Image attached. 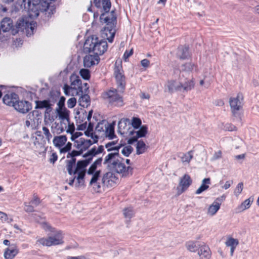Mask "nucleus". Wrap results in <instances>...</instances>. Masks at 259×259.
Instances as JSON below:
<instances>
[{
    "mask_svg": "<svg viewBox=\"0 0 259 259\" xmlns=\"http://www.w3.org/2000/svg\"><path fill=\"white\" fill-rule=\"evenodd\" d=\"M115 144V142H111L106 144L107 151L111 152L105 156L103 163L109 169L114 170L122 177H128L132 175L133 168L129 165L126 166L122 161L119 154L121 145L114 146Z\"/></svg>",
    "mask_w": 259,
    "mask_h": 259,
    "instance_id": "obj_1",
    "label": "nucleus"
},
{
    "mask_svg": "<svg viewBox=\"0 0 259 259\" xmlns=\"http://www.w3.org/2000/svg\"><path fill=\"white\" fill-rule=\"evenodd\" d=\"M102 161V158L97 159L87 171L88 175L92 176L89 184L93 187L94 190L97 192H101L102 188H109L113 186L118 181V179L115 175L109 171L105 173L103 176L102 185L98 182L100 176L101 170H97V166L101 165Z\"/></svg>",
    "mask_w": 259,
    "mask_h": 259,
    "instance_id": "obj_2",
    "label": "nucleus"
},
{
    "mask_svg": "<svg viewBox=\"0 0 259 259\" xmlns=\"http://www.w3.org/2000/svg\"><path fill=\"white\" fill-rule=\"evenodd\" d=\"M103 13L100 16V19L102 22L106 23V26L102 30V35L104 38H106L110 42H112L115 34V24L116 23V17L113 11L106 17Z\"/></svg>",
    "mask_w": 259,
    "mask_h": 259,
    "instance_id": "obj_3",
    "label": "nucleus"
},
{
    "mask_svg": "<svg viewBox=\"0 0 259 259\" xmlns=\"http://www.w3.org/2000/svg\"><path fill=\"white\" fill-rule=\"evenodd\" d=\"M107 43L106 41L99 40L96 36L89 37L84 44V49L89 52H93L98 56L101 55L107 50Z\"/></svg>",
    "mask_w": 259,
    "mask_h": 259,
    "instance_id": "obj_4",
    "label": "nucleus"
},
{
    "mask_svg": "<svg viewBox=\"0 0 259 259\" xmlns=\"http://www.w3.org/2000/svg\"><path fill=\"white\" fill-rule=\"evenodd\" d=\"M52 233L53 234L47 238H41L38 239L37 242L43 246L48 247L63 244L64 242L63 232L61 230H55Z\"/></svg>",
    "mask_w": 259,
    "mask_h": 259,
    "instance_id": "obj_5",
    "label": "nucleus"
},
{
    "mask_svg": "<svg viewBox=\"0 0 259 259\" xmlns=\"http://www.w3.org/2000/svg\"><path fill=\"white\" fill-rule=\"evenodd\" d=\"M70 85L65 84L63 89L66 95L77 96L80 93L82 94L81 80L76 75L72 74L70 77Z\"/></svg>",
    "mask_w": 259,
    "mask_h": 259,
    "instance_id": "obj_6",
    "label": "nucleus"
},
{
    "mask_svg": "<svg viewBox=\"0 0 259 259\" xmlns=\"http://www.w3.org/2000/svg\"><path fill=\"white\" fill-rule=\"evenodd\" d=\"M85 158V160H80L77 162L76 167L73 172V175H77V186H82L84 184V178L86 173L85 167L91 162V158Z\"/></svg>",
    "mask_w": 259,
    "mask_h": 259,
    "instance_id": "obj_7",
    "label": "nucleus"
},
{
    "mask_svg": "<svg viewBox=\"0 0 259 259\" xmlns=\"http://www.w3.org/2000/svg\"><path fill=\"white\" fill-rule=\"evenodd\" d=\"M172 76L176 79L180 80L181 92H187L194 89L195 82L193 77L186 76V75H181L180 76L173 74Z\"/></svg>",
    "mask_w": 259,
    "mask_h": 259,
    "instance_id": "obj_8",
    "label": "nucleus"
},
{
    "mask_svg": "<svg viewBox=\"0 0 259 259\" xmlns=\"http://www.w3.org/2000/svg\"><path fill=\"white\" fill-rule=\"evenodd\" d=\"M197 66L191 62H187L181 66V70L175 69L173 74L180 76L181 75H186V76L192 77L191 74L194 71H197Z\"/></svg>",
    "mask_w": 259,
    "mask_h": 259,
    "instance_id": "obj_9",
    "label": "nucleus"
},
{
    "mask_svg": "<svg viewBox=\"0 0 259 259\" xmlns=\"http://www.w3.org/2000/svg\"><path fill=\"white\" fill-rule=\"evenodd\" d=\"M243 96L238 93L236 97H231L229 99V104L231 111L234 116L238 115V112L242 107Z\"/></svg>",
    "mask_w": 259,
    "mask_h": 259,
    "instance_id": "obj_10",
    "label": "nucleus"
},
{
    "mask_svg": "<svg viewBox=\"0 0 259 259\" xmlns=\"http://www.w3.org/2000/svg\"><path fill=\"white\" fill-rule=\"evenodd\" d=\"M104 98L108 101L117 106L123 105V100L122 97L117 93L116 89L110 90L104 94Z\"/></svg>",
    "mask_w": 259,
    "mask_h": 259,
    "instance_id": "obj_11",
    "label": "nucleus"
},
{
    "mask_svg": "<svg viewBox=\"0 0 259 259\" xmlns=\"http://www.w3.org/2000/svg\"><path fill=\"white\" fill-rule=\"evenodd\" d=\"M114 75L116 80L118 91L123 92L125 88V76L123 74V71L121 65L119 64L117 65L116 63L115 64Z\"/></svg>",
    "mask_w": 259,
    "mask_h": 259,
    "instance_id": "obj_12",
    "label": "nucleus"
},
{
    "mask_svg": "<svg viewBox=\"0 0 259 259\" xmlns=\"http://www.w3.org/2000/svg\"><path fill=\"white\" fill-rule=\"evenodd\" d=\"M91 137L92 138V140L85 139L82 138L76 140L75 141V146L81 152L85 150L91 145L98 141V137L96 135H94L93 133L91 134Z\"/></svg>",
    "mask_w": 259,
    "mask_h": 259,
    "instance_id": "obj_13",
    "label": "nucleus"
},
{
    "mask_svg": "<svg viewBox=\"0 0 259 259\" xmlns=\"http://www.w3.org/2000/svg\"><path fill=\"white\" fill-rule=\"evenodd\" d=\"M192 180L188 174H185L180 179L179 185L177 188V195H180L186 191L192 184Z\"/></svg>",
    "mask_w": 259,
    "mask_h": 259,
    "instance_id": "obj_14",
    "label": "nucleus"
},
{
    "mask_svg": "<svg viewBox=\"0 0 259 259\" xmlns=\"http://www.w3.org/2000/svg\"><path fill=\"white\" fill-rule=\"evenodd\" d=\"M139 130L136 132H130V134L133 135V137L128 140V143L132 144L137 140L139 138L144 137L148 132L147 125H142L139 128Z\"/></svg>",
    "mask_w": 259,
    "mask_h": 259,
    "instance_id": "obj_15",
    "label": "nucleus"
},
{
    "mask_svg": "<svg viewBox=\"0 0 259 259\" xmlns=\"http://www.w3.org/2000/svg\"><path fill=\"white\" fill-rule=\"evenodd\" d=\"M14 108L18 112L21 113H26L31 109V104L26 101H21L18 99Z\"/></svg>",
    "mask_w": 259,
    "mask_h": 259,
    "instance_id": "obj_16",
    "label": "nucleus"
},
{
    "mask_svg": "<svg viewBox=\"0 0 259 259\" xmlns=\"http://www.w3.org/2000/svg\"><path fill=\"white\" fill-rule=\"evenodd\" d=\"M174 79L167 81L165 85V91H167L170 93L175 92H181V83L180 80L176 79L173 77Z\"/></svg>",
    "mask_w": 259,
    "mask_h": 259,
    "instance_id": "obj_17",
    "label": "nucleus"
},
{
    "mask_svg": "<svg viewBox=\"0 0 259 259\" xmlns=\"http://www.w3.org/2000/svg\"><path fill=\"white\" fill-rule=\"evenodd\" d=\"M19 98V96L16 93H9L4 96L3 101L5 105L14 107Z\"/></svg>",
    "mask_w": 259,
    "mask_h": 259,
    "instance_id": "obj_18",
    "label": "nucleus"
},
{
    "mask_svg": "<svg viewBox=\"0 0 259 259\" xmlns=\"http://www.w3.org/2000/svg\"><path fill=\"white\" fill-rule=\"evenodd\" d=\"M19 253V249L15 244H13L9 247L7 248L4 253L5 259H13Z\"/></svg>",
    "mask_w": 259,
    "mask_h": 259,
    "instance_id": "obj_19",
    "label": "nucleus"
},
{
    "mask_svg": "<svg viewBox=\"0 0 259 259\" xmlns=\"http://www.w3.org/2000/svg\"><path fill=\"white\" fill-rule=\"evenodd\" d=\"M57 112L60 122L64 124V126H67V124L70 121L69 111L64 108L57 109Z\"/></svg>",
    "mask_w": 259,
    "mask_h": 259,
    "instance_id": "obj_20",
    "label": "nucleus"
},
{
    "mask_svg": "<svg viewBox=\"0 0 259 259\" xmlns=\"http://www.w3.org/2000/svg\"><path fill=\"white\" fill-rule=\"evenodd\" d=\"M99 57L96 55H86L83 59V65L85 67H91V66L98 64Z\"/></svg>",
    "mask_w": 259,
    "mask_h": 259,
    "instance_id": "obj_21",
    "label": "nucleus"
},
{
    "mask_svg": "<svg viewBox=\"0 0 259 259\" xmlns=\"http://www.w3.org/2000/svg\"><path fill=\"white\" fill-rule=\"evenodd\" d=\"M95 6L105 13L109 11L111 8L110 0H94Z\"/></svg>",
    "mask_w": 259,
    "mask_h": 259,
    "instance_id": "obj_22",
    "label": "nucleus"
},
{
    "mask_svg": "<svg viewBox=\"0 0 259 259\" xmlns=\"http://www.w3.org/2000/svg\"><path fill=\"white\" fill-rule=\"evenodd\" d=\"M35 109H46L45 113H48L50 112L52 109V104L51 103L50 100H38L35 101Z\"/></svg>",
    "mask_w": 259,
    "mask_h": 259,
    "instance_id": "obj_23",
    "label": "nucleus"
},
{
    "mask_svg": "<svg viewBox=\"0 0 259 259\" xmlns=\"http://www.w3.org/2000/svg\"><path fill=\"white\" fill-rule=\"evenodd\" d=\"M198 254L201 259H210L211 254L209 247L202 242L198 251Z\"/></svg>",
    "mask_w": 259,
    "mask_h": 259,
    "instance_id": "obj_24",
    "label": "nucleus"
},
{
    "mask_svg": "<svg viewBox=\"0 0 259 259\" xmlns=\"http://www.w3.org/2000/svg\"><path fill=\"white\" fill-rule=\"evenodd\" d=\"M202 242L198 241L190 240L186 243V247L188 250L191 252L198 251Z\"/></svg>",
    "mask_w": 259,
    "mask_h": 259,
    "instance_id": "obj_25",
    "label": "nucleus"
},
{
    "mask_svg": "<svg viewBox=\"0 0 259 259\" xmlns=\"http://www.w3.org/2000/svg\"><path fill=\"white\" fill-rule=\"evenodd\" d=\"M211 184V180L209 178H204L202 180L201 185L196 190L195 194L199 195L201 194L202 192L206 191L209 188V186Z\"/></svg>",
    "mask_w": 259,
    "mask_h": 259,
    "instance_id": "obj_26",
    "label": "nucleus"
},
{
    "mask_svg": "<svg viewBox=\"0 0 259 259\" xmlns=\"http://www.w3.org/2000/svg\"><path fill=\"white\" fill-rule=\"evenodd\" d=\"M67 140V137L65 135L55 136L53 140V143L56 147L60 149L66 143Z\"/></svg>",
    "mask_w": 259,
    "mask_h": 259,
    "instance_id": "obj_27",
    "label": "nucleus"
},
{
    "mask_svg": "<svg viewBox=\"0 0 259 259\" xmlns=\"http://www.w3.org/2000/svg\"><path fill=\"white\" fill-rule=\"evenodd\" d=\"M51 2L47 3L46 7H45V4L39 7V12H45L46 15L48 17L51 16L55 12V8L54 6L51 5Z\"/></svg>",
    "mask_w": 259,
    "mask_h": 259,
    "instance_id": "obj_28",
    "label": "nucleus"
},
{
    "mask_svg": "<svg viewBox=\"0 0 259 259\" xmlns=\"http://www.w3.org/2000/svg\"><path fill=\"white\" fill-rule=\"evenodd\" d=\"M115 124V121H113L112 123L110 124L108 123V126H107V128H106L105 132L102 136H105V137H108L109 139H113L115 137L114 134Z\"/></svg>",
    "mask_w": 259,
    "mask_h": 259,
    "instance_id": "obj_29",
    "label": "nucleus"
},
{
    "mask_svg": "<svg viewBox=\"0 0 259 259\" xmlns=\"http://www.w3.org/2000/svg\"><path fill=\"white\" fill-rule=\"evenodd\" d=\"M13 27L12 20L9 18H5L1 22V29L4 32L9 31Z\"/></svg>",
    "mask_w": 259,
    "mask_h": 259,
    "instance_id": "obj_30",
    "label": "nucleus"
},
{
    "mask_svg": "<svg viewBox=\"0 0 259 259\" xmlns=\"http://www.w3.org/2000/svg\"><path fill=\"white\" fill-rule=\"evenodd\" d=\"M66 128L67 126H64V124L55 122L51 126V131L53 134L59 135L62 133Z\"/></svg>",
    "mask_w": 259,
    "mask_h": 259,
    "instance_id": "obj_31",
    "label": "nucleus"
},
{
    "mask_svg": "<svg viewBox=\"0 0 259 259\" xmlns=\"http://www.w3.org/2000/svg\"><path fill=\"white\" fill-rule=\"evenodd\" d=\"M221 203L218 201H214L207 209V214L210 216L214 215L219 210Z\"/></svg>",
    "mask_w": 259,
    "mask_h": 259,
    "instance_id": "obj_32",
    "label": "nucleus"
},
{
    "mask_svg": "<svg viewBox=\"0 0 259 259\" xmlns=\"http://www.w3.org/2000/svg\"><path fill=\"white\" fill-rule=\"evenodd\" d=\"M108 122L106 120H102L98 123L97 125L96 126V132L99 134H101V136H102L106 128H107V126H108Z\"/></svg>",
    "mask_w": 259,
    "mask_h": 259,
    "instance_id": "obj_33",
    "label": "nucleus"
},
{
    "mask_svg": "<svg viewBox=\"0 0 259 259\" xmlns=\"http://www.w3.org/2000/svg\"><path fill=\"white\" fill-rule=\"evenodd\" d=\"M177 56L181 59H185L188 58L190 56L188 48L186 47L179 48Z\"/></svg>",
    "mask_w": 259,
    "mask_h": 259,
    "instance_id": "obj_34",
    "label": "nucleus"
},
{
    "mask_svg": "<svg viewBox=\"0 0 259 259\" xmlns=\"http://www.w3.org/2000/svg\"><path fill=\"white\" fill-rule=\"evenodd\" d=\"M129 119L127 118H123L121 119L118 122V132L120 133L121 135H124L126 134L125 132V130L126 127V122L129 121Z\"/></svg>",
    "mask_w": 259,
    "mask_h": 259,
    "instance_id": "obj_35",
    "label": "nucleus"
},
{
    "mask_svg": "<svg viewBox=\"0 0 259 259\" xmlns=\"http://www.w3.org/2000/svg\"><path fill=\"white\" fill-rule=\"evenodd\" d=\"M79 105L83 107H88L90 105V96L87 94L82 95L78 100Z\"/></svg>",
    "mask_w": 259,
    "mask_h": 259,
    "instance_id": "obj_36",
    "label": "nucleus"
},
{
    "mask_svg": "<svg viewBox=\"0 0 259 259\" xmlns=\"http://www.w3.org/2000/svg\"><path fill=\"white\" fill-rule=\"evenodd\" d=\"M193 157V152L192 151H190L187 153L183 154L182 156L181 157V160L184 164H188Z\"/></svg>",
    "mask_w": 259,
    "mask_h": 259,
    "instance_id": "obj_37",
    "label": "nucleus"
},
{
    "mask_svg": "<svg viewBox=\"0 0 259 259\" xmlns=\"http://www.w3.org/2000/svg\"><path fill=\"white\" fill-rule=\"evenodd\" d=\"M253 202V199L251 200V198H249L248 199H246L244 200L242 203L238 206L237 209H238L239 211H243L248 208H249L250 207V205Z\"/></svg>",
    "mask_w": 259,
    "mask_h": 259,
    "instance_id": "obj_38",
    "label": "nucleus"
},
{
    "mask_svg": "<svg viewBox=\"0 0 259 259\" xmlns=\"http://www.w3.org/2000/svg\"><path fill=\"white\" fill-rule=\"evenodd\" d=\"M147 148V147L143 141H139L137 144L136 153L138 155L143 154L146 151Z\"/></svg>",
    "mask_w": 259,
    "mask_h": 259,
    "instance_id": "obj_39",
    "label": "nucleus"
},
{
    "mask_svg": "<svg viewBox=\"0 0 259 259\" xmlns=\"http://www.w3.org/2000/svg\"><path fill=\"white\" fill-rule=\"evenodd\" d=\"M36 26V23L33 21L30 22L27 21V25L25 27V30L27 32V35H31L33 33V30Z\"/></svg>",
    "mask_w": 259,
    "mask_h": 259,
    "instance_id": "obj_40",
    "label": "nucleus"
},
{
    "mask_svg": "<svg viewBox=\"0 0 259 259\" xmlns=\"http://www.w3.org/2000/svg\"><path fill=\"white\" fill-rule=\"evenodd\" d=\"M239 244L238 239H234L233 238H229L225 242V244L227 246L232 247H237Z\"/></svg>",
    "mask_w": 259,
    "mask_h": 259,
    "instance_id": "obj_41",
    "label": "nucleus"
},
{
    "mask_svg": "<svg viewBox=\"0 0 259 259\" xmlns=\"http://www.w3.org/2000/svg\"><path fill=\"white\" fill-rule=\"evenodd\" d=\"M27 21L26 18H23L18 20L16 23V27L21 30H24L25 29Z\"/></svg>",
    "mask_w": 259,
    "mask_h": 259,
    "instance_id": "obj_42",
    "label": "nucleus"
},
{
    "mask_svg": "<svg viewBox=\"0 0 259 259\" xmlns=\"http://www.w3.org/2000/svg\"><path fill=\"white\" fill-rule=\"evenodd\" d=\"M97 152V149L95 147L92 148L90 150H89L87 153L84 154L83 157L85 158H87L88 159L91 158V161H92L93 156L98 154Z\"/></svg>",
    "mask_w": 259,
    "mask_h": 259,
    "instance_id": "obj_43",
    "label": "nucleus"
},
{
    "mask_svg": "<svg viewBox=\"0 0 259 259\" xmlns=\"http://www.w3.org/2000/svg\"><path fill=\"white\" fill-rule=\"evenodd\" d=\"M133 147L130 145H128V146L123 147L121 152V153L124 156L127 157L131 154V153L133 152Z\"/></svg>",
    "mask_w": 259,
    "mask_h": 259,
    "instance_id": "obj_44",
    "label": "nucleus"
},
{
    "mask_svg": "<svg viewBox=\"0 0 259 259\" xmlns=\"http://www.w3.org/2000/svg\"><path fill=\"white\" fill-rule=\"evenodd\" d=\"M123 214L127 219H131L134 215V212L132 208H126L123 210Z\"/></svg>",
    "mask_w": 259,
    "mask_h": 259,
    "instance_id": "obj_45",
    "label": "nucleus"
},
{
    "mask_svg": "<svg viewBox=\"0 0 259 259\" xmlns=\"http://www.w3.org/2000/svg\"><path fill=\"white\" fill-rule=\"evenodd\" d=\"M142 121L138 117H133L132 119V125L135 129L139 128L141 126Z\"/></svg>",
    "mask_w": 259,
    "mask_h": 259,
    "instance_id": "obj_46",
    "label": "nucleus"
},
{
    "mask_svg": "<svg viewBox=\"0 0 259 259\" xmlns=\"http://www.w3.org/2000/svg\"><path fill=\"white\" fill-rule=\"evenodd\" d=\"M243 189V184L240 182L238 184L236 187L234 189V194L236 196H238L242 192Z\"/></svg>",
    "mask_w": 259,
    "mask_h": 259,
    "instance_id": "obj_47",
    "label": "nucleus"
},
{
    "mask_svg": "<svg viewBox=\"0 0 259 259\" xmlns=\"http://www.w3.org/2000/svg\"><path fill=\"white\" fill-rule=\"evenodd\" d=\"M80 76L84 79L88 80L90 78V71L87 69H81L79 71Z\"/></svg>",
    "mask_w": 259,
    "mask_h": 259,
    "instance_id": "obj_48",
    "label": "nucleus"
},
{
    "mask_svg": "<svg viewBox=\"0 0 259 259\" xmlns=\"http://www.w3.org/2000/svg\"><path fill=\"white\" fill-rule=\"evenodd\" d=\"M42 130L46 139L47 140L48 142H49L51 138H52V135L50 133L49 128L46 126H43L42 128Z\"/></svg>",
    "mask_w": 259,
    "mask_h": 259,
    "instance_id": "obj_49",
    "label": "nucleus"
},
{
    "mask_svg": "<svg viewBox=\"0 0 259 259\" xmlns=\"http://www.w3.org/2000/svg\"><path fill=\"white\" fill-rule=\"evenodd\" d=\"M212 75L209 74L208 75H205L204 76V80H205V88H208L211 84L212 79Z\"/></svg>",
    "mask_w": 259,
    "mask_h": 259,
    "instance_id": "obj_50",
    "label": "nucleus"
},
{
    "mask_svg": "<svg viewBox=\"0 0 259 259\" xmlns=\"http://www.w3.org/2000/svg\"><path fill=\"white\" fill-rule=\"evenodd\" d=\"M76 104V99L74 98H71L67 102V107L69 108H73Z\"/></svg>",
    "mask_w": 259,
    "mask_h": 259,
    "instance_id": "obj_51",
    "label": "nucleus"
},
{
    "mask_svg": "<svg viewBox=\"0 0 259 259\" xmlns=\"http://www.w3.org/2000/svg\"><path fill=\"white\" fill-rule=\"evenodd\" d=\"M67 127L66 132L72 134L75 130V126L73 123H71L70 121H69V123L67 124Z\"/></svg>",
    "mask_w": 259,
    "mask_h": 259,
    "instance_id": "obj_52",
    "label": "nucleus"
},
{
    "mask_svg": "<svg viewBox=\"0 0 259 259\" xmlns=\"http://www.w3.org/2000/svg\"><path fill=\"white\" fill-rule=\"evenodd\" d=\"M42 228L46 231L54 232L56 229L52 228L49 224L46 222H43L41 224Z\"/></svg>",
    "mask_w": 259,
    "mask_h": 259,
    "instance_id": "obj_53",
    "label": "nucleus"
},
{
    "mask_svg": "<svg viewBox=\"0 0 259 259\" xmlns=\"http://www.w3.org/2000/svg\"><path fill=\"white\" fill-rule=\"evenodd\" d=\"M67 163V170L68 171V174L70 175H72L73 174L74 171L73 170V167L75 166V164L72 163L71 162H69L66 161Z\"/></svg>",
    "mask_w": 259,
    "mask_h": 259,
    "instance_id": "obj_54",
    "label": "nucleus"
},
{
    "mask_svg": "<svg viewBox=\"0 0 259 259\" xmlns=\"http://www.w3.org/2000/svg\"><path fill=\"white\" fill-rule=\"evenodd\" d=\"M71 146L72 144L70 142H68L64 147H62L60 149V153H66L69 151L71 149Z\"/></svg>",
    "mask_w": 259,
    "mask_h": 259,
    "instance_id": "obj_55",
    "label": "nucleus"
},
{
    "mask_svg": "<svg viewBox=\"0 0 259 259\" xmlns=\"http://www.w3.org/2000/svg\"><path fill=\"white\" fill-rule=\"evenodd\" d=\"M58 159V156L56 152L51 151L49 161L51 163H54Z\"/></svg>",
    "mask_w": 259,
    "mask_h": 259,
    "instance_id": "obj_56",
    "label": "nucleus"
},
{
    "mask_svg": "<svg viewBox=\"0 0 259 259\" xmlns=\"http://www.w3.org/2000/svg\"><path fill=\"white\" fill-rule=\"evenodd\" d=\"M224 129L228 131H235L237 130V127L231 123H226L224 126Z\"/></svg>",
    "mask_w": 259,
    "mask_h": 259,
    "instance_id": "obj_57",
    "label": "nucleus"
},
{
    "mask_svg": "<svg viewBox=\"0 0 259 259\" xmlns=\"http://www.w3.org/2000/svg\"><path fill=\"white\" fill-rule=\"evenodd\" d=\"M94 125L91 122H90L88 124L87 130L85 132V135L91 137V134L93 133L92 132L93 130Z\"/></svg>",
    "mask_w": 259,
    "mask_h": 259,
    "instance_id": "obj_58",
    "label": "nucleus"
},
{
    "mask_svg": "<svg viewBox=\"0 0 259 259\" xmlns=\"http://www.w3.org/2000/svg\"><path fill=\"white\" fill-rule=\"evenodd\" d=\"M24 210L27 212H31L34 211L33 206L28 204L27 203H24Z\"/></svg>",
    "mask_w": 259,
    "mask_h": 259,
    "instance_id": "obj_59",
    "label": "nucleus"
},
{
    "mask_svg": "<svg viewBox=\"0 0 259 259\" xmlns=\"http://www.w3.org/2000/svg\"><path fill=\"white\" fill-rule=\"evenodd\" d=\"M40 202V201L39 199L36 196H34L32 200L30 202V203L35 206H38Z\"/></svg>",
    "mask_w": 259,
    "mask_h": 259,
    "instance_id": "obj_60",
    "label": "nucleus"
},
{
    "mask_svg": "<svg viewBox=\"0 0 259 259\" xmlns=\"http://www.w3.org/2000/svg\"><path fill=\"white\" fill-rule=\"evenodd\" d=\"M82 152H81L80 150L79 151L73 150L71 152L69 153L67 156V157L69 158L70 157H75L76 156L79 155Z\"/></svg>",
    "mask_w": 259,
    "mask_h": 259,
    "instance_id": "obj_61",
    "label": "nucleus"
},
{
    "mask_svg": "<svg viewBox=\"0 0 259 259\" xmlns=\"http://www.w3.org/2000/svg\"><path fill=\"white\" fill-rule=\"evenodd\" d=\"M133 54V49H132L129 52L125 51L123 55V59L126 61L127 59Z\"/></svg>",
    "mask_w": 259,
    "mask_h": 259,
    "instance_id": "obj_62",
    "label": "nucleus"
},
{
    "mask_svg": "<svg viewBox=\"0 0 259 259\" xmlns=\"http://www.w3.org/2000/svg\"><path fill=\"white\" fill-rule=\"evenodd\" d=\"M222 157V152L221 151H218L215 152L212 157V160H215L218 159Z\"/></svg>",
    "mask_w": 259,
    "mask_h": 259,
    "instance_id": "obj_63",
    "label": "nucleus"
},
{
    "mask_svg": "<svg viewBox=\"0 0 259 259\" xmlns=\"http://www.w3.org/2000/svg\"><path fill=\"white\" fill-rule=\"evenodd\" d=\"M141 64L143 67L147 68L149 66L150 61L148 59H145L141 61Z\"/></svg>",
    "mask_w": 259,
    "mask_h": 259,
    "instance_id": "obj_64",
    "label": "nucleus"
}]
</instances>
